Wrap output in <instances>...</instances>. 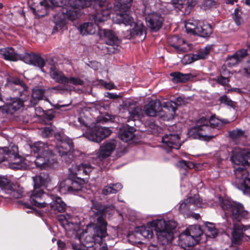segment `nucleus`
I'll use <instances>...</instances> for the list:
<instances>
[{
	"label": "nucleus",
	"mask_w": 250,
	"mask_h": 250,
	"mask_svg": "<svg viewBox=\"0 0 250 250\" xmlns=\"http://www.w3.org/2000/svg\"><path fill=\"white\" fill-rule=\"evenodd\" d=\"M31 152L37 154L35 156L27 155L23 159L19 158L18 147L14 144L8 147L0 148V163L10 158L13 161L9 163V167L13 169H23L32 167L34 163L40 169H48L54 168L57 161L47 144L37 142L30 146Z\"/></svg>",
	"instance_id": "1"
},
{
	"label": "nucleus",
	"mask_w": 250,
	"mask_h": 250,
	"mask_svg": "<svg viewBox=\"0 0 250 250\" xmlns=\"http://www.w3.org/2000/svg\"><path fill=\"white\" fill-rule=\"evenodd\" d=\"M93 0H29L28 4L35 14L43 17L51 5L58 7V12L54 15L53 21L55 24L54 31L63 29L67 20L73 21L80 15V10L90 6Z\"/></svg>",
	"instance_id": "2"
},
{
	"label": "nucleus",
	"mask_w": 250,
	"mask_h": 250,
	"mask_svg": "<svg viewBox=\"0 0 250 250\" xmlns=\"http://www.w3.org/2000/svg\"><path fill=\"white\" fill-rule=\"evenodd\" d=\"M230 161L233 165L240 166L234 168V185L238 189L250 193V178L248 177V170L244 167L250 164V151L235 147L232 151Z\"/></svg>",
	"instance_id": "3"
},
{
	"label": "nucleus",
	"mask_w": 250,
	"mask_h": 250,
	"mask_svg": "<svg viewBox=\"0 0 250 250\" xmlns=\"http://www.w3.org/2000/svg\"><path fill=\"white\" fill-rule=\"evenodd\" d=\"M220 124V121L213 116L209 120L202 117L197 121L196 125L189 131V135L193 139L209 141L216 135L214 133L215 128L218 127Z\"/></svg>",
	"instance_id": "4"
},
{
	"label": "nucleus",
	"mask_w": 250,
	"mask_h": 250,
	"mask_svg": "<svg viewBox=\"0 0 250 250\" xmlns=\"http://www.w3.org/2000/svg\"><path fill=\"white\" fill-rule=\"evenodd\" d=\"M98 4V8H97V13L94 16L93 19L96 25L91 22H85L81 24L78 28L80 33L84 36L94 34L97 29H99V24L107 20L110 16L112 4L109 3L106 0H99L95 1Z\"/></svg>",
	"instance_id": "5"
},
{
	"label": "nucleus",
	"mask_w": 250,
	"mask_h": 250,
	"mask_svg": "<svg viewBox=\"0 0 250 250\" xmlns=\"http://www.w3.org/2000/svg\"><path fill=\"white\" fill-rule=\"evenodd\" d=\"M112 20L116 23H123L125 26L132 27V29L126 31L127 38L136 39L138 41H142L146 38V27L141 21H134L131 15L127 13L115 15L112 17Z\"/></svg>",
	"instance_id": "6"
},
{
	"label": "nucleus",
	"mask_w": 250,
	"mask_h": 250,
	"mask_svg": "<svg viewBox=\"0 0 250 250\" xmlns=\"http://www.w3.org/2000/svg\"><path fill=\"white\" fill-rule=\"evenodd\" d=\"M148 225L155 228L158 241L165 245L172 240L173 231L177 223L173 219H161L154 220L149 222Z\"/></svg>",
	"instance_id": "7"
},
{
	"label": "nucleus",
	"mask_w": 250,
	"mask_h": 250,
	"mask_svg": "<svg viewBox=\"0 0 250 250\" xmlns=\"http://www.w3.org/2000/svg\"><path fill=\"white\" fill-rule=\"evenodd\" d=\"M162 104L159 100L151 101L144 107L146 115L150 117L158 115L162 120L169 121L172 119L175 114L176 108L171 102H165Z\"/></svg>",
	"instance_id": "8"
},
{
	"label": "nucleus",
	"mask_w": 250,
	"mask_h": 250,
	"mask_svg": "<svg viewBox=\"0 0 250 250\" xmlns=\"http://www.w3.org/2000/svg\"><path fill=\"white\" fill-rule=\"evenodd\" d=\"M142 1L143 4L142 11L147 26L152 30L155 31L158 30L162 26L164 19L160 13L152 11L154 1L153 0H142Z\"/></svg>",
	"instance_id": "9"
},
{
	"label": "nucleus",
	"mask_w": 250,
	"mask_h": 250,
	"mask_svg": "<svg viewBox=\"0 0 250 250\" xmlns=\"http://www.w3.org/2000/svg\"><path fill=\"white\" fill-rule=\"evenodd\" d=\"M55 138L57 141L55 151L66 163H70L72 159L71 150L73 148L72 140L63 133L58 132L55 134Z\"/></svg>",
	"instance_id": "10"
},
{
	"label": "nucleus",
	"mask_w": 250,
	"mask_h": 250,
	"mask_svg": "<svg viewBox=\"0 0 250 250\" xmlns=\"http://www.w3.org/2000/svg\"><path fill=\"white\" fill-rule=\"evenodd\" d=\"M221 203L226 215L230 216L233 221L239 222L248 214V212L244 209L241 204L228 199H222Z\"/></svg>",
	"instance_id": "11"
},
{
	"label": "nucleus",
	"mask_w": 250,
	"mask_h": 250,
	"mask_svg": "<svg viewBox=\"0 0 250 250\" xmlns=\"http://www.w3.org/2000/svg\"><path fill=\"white\" fill-rule=\"evenodd\" d=\"M0 188L5 194V198H19L22 196V188L19 185L10 182L5 176L0 175Z\"/></svg>",
	"instance_id": "12"
},
{
	"label": "nucleus",
	"mask_w": 250,
	"mask_h": 250,
	"mask_svg": "<svg viewBox=\"0 0 250 250\" xmlns=\"http://www.w3.org/2000/svg\"><path fill=\"white\" fill-rule=\"evenodd\" d=\"M209 204L202 202L199 195L189 197L184 201H181L178 205L179 211L183 214H188V211L199 208H206Z\"/></svg>",
	"instance_id": "13"
},
{
	"label": "nucleus",
	"mask_w": 250,
	"mask_h": 250,
	"mask_svg": "<svg viewBox=\"0 0 250 250\" xmlns=\"http://www.w3.org/2000/svg\"><path fill=\"white\" fill-rule=\"evenodd\" d=\"M112 130L109 127L95 126L87 129L84 136L89 140L99 143L110 135Z\"/></svg>",
	"instance_id": "14"
},
{
	"label": "nucleus",
	"mask_w": 250,
	"mask_h": 250,
	"mask_svg": "<svg viewBox=\"0 0 250 250\" xmlns=\"http://www.w3.org/2000/svg\"><path fill=\"white\" fill-rule=\"evenodd\" d=\"M250 238V225L244 226L241 223L233 224V230L232 232V242L235 245H239L242 240H247Z\"/></svg>",
	"instance_id": "15"
},
{
	"label": "nucleus",
	"mask_w": 250,
	"mask_h": 250,
	"mask_svg": "<svg viewBox=\"0 0 250 250\" xmlns=\"http://www.w3.org/2000/svg\"><path fill=\"white\" fill-rule=\"evenodd\" d=\"M51 195L45 193L42 189L34 187L30 196L31 204L40 208H44L51 200Z\"/></svg>",
	"instance_id": "16"
},
{
	"label": "nucleus",
	"mask_w": 250,
	"mask_h": 250,
	"mask_svg": "<svg viewBox=\"0 0 250 250\" xmlns=\"http://www.w3.org/2000/svg\"><path fill=\"white\" fill-rule=\"evenodd\" d=\"M162 147L167 152L173 149H178L182 145L179 136L175 134H166L162 139Z\"/></svg>",
	"instance_id": "17"
},
{
	"label": "nucleus",
	"mask_w": 250,
	"mask_h": 250,
	"mask_svg": "<svg viewBox=\"0 0 250 250\" xmlns=\"http://www.w3.org/2000/svg\"><path fill=\"white\" fill-rule=\"evenodd\" d=\"M117 142L114 140H110L104 142L97 153V157L100 160L109 156L115 149Z\"/></svg>",
	"instance_id": "18"
},
{
	"label": "nucleus",
	"mask_w": 250,
	"mask_h": 250,
	"mask_svg": "<svg viewBox=\"0 0 250 250\" xmlns=\"http://www.w3.org/2000/svg\"><path fill=\"white\" fill-rule=\"evenodd\" d=\"M169 45L173 47L179 53H185L190 49V46L185 40L177 36H172L167 39Z\"/></svg>",
	"instance_id": "19"
},
{
	"label": "nucleus",
	"mask_w": 250,
	"mask_h": 250,
	"mask_svg": "<svg viewBox=\"0 0 250 250\" xmlns=\"http://www.w3.org/2000/svg\"><path fill=\"white\" fill-rule=\"evenodd\" d=\"M74 218L71 215L66 214L65 215H61L58 217L61 225L66 231H72L73 233L75 232L78 228V224L74 222Z\"/></svg>",
	"instance_id": "20"
},
{
	"label": "nucleus",
	"mask_w": 250,
	"mask_h": 250,
	"mask_svg": "<svg viewBox=\"0 0 250 250\" xmlns=\"http://www.w3.org/2000/svg\"><path fill=\"white\" fill-rule=\"evenodd\" d=\"M20 60H22L25 63L38 66L41 69L45 64L44 60L40 56L33 54H25L24 56L21 55Z\"/></svg>",
	"instance_id": "21"
},
{
	"label": "nucleus",
	"mask_w": 250,
	"mask_h": 250,
	"mask_svg": "<svg viewBox=\"0 0 250 250\" xmlns=\"http://www.w3.org/2000/svg\"><path fill=\"white\" fill-rule=\"evenodd\" d=\"M93 168L88 163H83L78 165L72 166L69 169L70 172L74 175H87L92 171Z\"/></svg>",
	"instance_id": "22"
},
{
	"label": "nucleus",
	"mask_w": 250,
	"mask_h": 250,
	"mask_svg": "<svg viewBox=\"0 0 250 250\" xmlns=\"http://www.w3.org/2000/svg\"><path fill=\"white\" fill-rule=\"evenodd\" d=\"M197 242L185 231L181 233L179 236V245L185 250H190Z\"/></svg>",
	"instance_id": "23"
},
{
	"label": "nucleus",
	"mask_w": 250,
	"mask_h": 250,
	"mask_svg": "<svg viewBox=\"0 0 250 250\" xmlns=\"http://www.w3.org/2000/svg\"><path fill=\"white\" fill-rule=\"evenodd\" d=\"M135 128L128 125H124L120 130L119 137L122 141L127 142L134 136Z\"/></svg>",
	"instance_id": "24"
},
{
	"label": "nucleus",
	"mask_w": 250,
	"mask_h": 250,
	"mask_svg": "<svg viewBox=\"0 0 250 250\" xmlns=\"http://www.w3.org/2000/svg\"><path fill=\"white\" fill-rule=\"evenodd\" d=\"M52 202H49L50 207L52 210L55 212H61L65 209V204L62 201V199L57 196L51 195Z\"/></svg>",
	"instance_id": "25"
},
{
	"label": "nucleus",
	"mask_w": 250,
	"mask_h": 250,
	"mask_svg": "<svg viewBox=\"0 0 250 250\" xmlns=\"http://www.w3.org/2000/svg\"><path fill=\"white\" fill-rule=\"evenodd\" d=\"M103 33L104 40L107 44L109 45H118L120 40L110 30H100L99 34Z\"/></svg>",
	"instance_id": "26"
},
{
	"label": "nucleus",
	"mask_w": 250,
	"mask_h": 250,
	"mask_svg": "<svg viewBox=\"0 0 250 250\" xmlns=\"http://www.w3.org/2000/svg\"><path fill=\"white\" fill-rule=\"evenodd\" d=\"M33 180L34 183V186L37 188L47 187L50 182V178L48 173L46 172L40 173L39 175L33 177Z\"/></svg>",
	"instance_id": "27"
},
{
	"label": "nucleus",
	"mask_w": 250,
	"mask_h": 250,
	"mask_svg": "<svg viewBox=\"0 0 250 250\" xmlns=\"http://www.w3.org/2000/svg\"><path fill=\"white\" fill-rule=\"evenodd\" d=\"M0 54L6 60L17 61L21 58V55L16 53L12 47L0 49Z\"/></svg>",
	"instance_id": "28"
},
{
	"label": "nucleus",
	"mask_w": 250,
	"mask_h": 250,
	"mask_svg": "<svg viewBox=\"0 0 250 250\" xmlns=\"http://www.w3.org/2000/svg\"><path fill=\"white\" fill-rule=\"evenodd\" d=\"M173 7L179 10H182L185 14H189L191 7L194 5H189L188 3V0H171V3ZM170 5L168 4V6Z\"/></svg>",
	"instance_id": "29"
},
{
	"label": "nucleus",
	"mask_w": 250,
	"mask_h": 250,
	"mask_svg": "<svg viewBox=\"0 0 250 250\" xmlns=\"http://www.w3.org/2000/svg\"><path fill=\"white\" fill-rule=\"evenodd\" d=\"M132 1L133 0H118V4L115 7L119 9V13H117L116 15L126 13L130 15L129 9Z\"/></svg>",
	"instance_id": "30"
},
{
	"label": "nucleus",
	"mask_w": 250,
	"mask_h": 250,
	"mask_svg": "<svg viewBox=\"0 0 250 250\" xmlns=\"http://www.w3.org/2000/svg\"><path fill=\"white\" fill-rule=\"evenodd\" d=\"M7 85H12L15 84L17 86L16 89L19 90L20 96L26 95L25 93L27 89V87L26 85L17 78H13L11 80L8 79L7 81Z\"/></svg>",
	"instance_id": "31"
},
{
	"label": "nucleus",
	"mask_w": 250,
	"mask_h": 250,
	"mask_svg": "<svg viewBox=\"0 0 250 250\" xmlns=\"http://www.w3.org/2000/svg\"><path fill=\"white\" fill-rule=\"evenodd\" d=\"M49 73L51 78L56 82L64 84L66 77L61 71L58 70L55 66L52 65L51 66Z\"/></svg>",
	"instance_id": "32"
},
{
	"label": "nucleus",
	"mask_w": 250,
	"mask_h": 250,
	"mask_svg": "<svg viewBox=\"0 0 250 250\" xmlns=\"http://www.w3.org/2000/svg\"><path fill=\"white\" fill-rule=\"evenodd\" d=\"M202 21L195 19H190L185 22V26L187 33L196 34Z\"/></svg>",
	"instance_id": "33"
},
{
	"label": "nucleus",
	"mask_w": 250,
	"mask_h": 250,
	"mask_svg": "<svg viewBox=\"0 0 250 250\" xmlns=\"http://www.w3.org/2000/svg\"><path fill=\"white\" fill-rule=\"evenodd\" d=\"M184 231L189 236L193 237L197 242L199 241V238L202 234V231L200 226L198 225H191Z\"/></svg>",
	"instance_id": "34"
},
{
	"label": "nucleus",
	"mask_w": 250,
	"mask_h": 250,
	"mask_svg": "<svg viewBox=\"0 0 250 250\" xmlns=\"http://www.w3.org/2000/svg\"><path fill=\"white\" fill-rule=\"evenodd\" d=\"M23 104V101L19 98H12L8 103L7 108L11 113L20 109Z\"/></svg>",
	"instance_id": "35"
},
{
	"label": "nucleus",
	"mask_w": 250,
	"mask_h": 250,
	"mask_svg": "<svg viewBox=\"0 0 250 250\" xmlns=\"http://www.w3.org/2000/svg\"><path fill=\"white\" fill-rule=\"evenodd\" d=\"M209 51L210 49L208 47H206L203 49L199 50L196 54H192L191 56H188V58L191 59V61H189V63L200 59H205L209 54Z\"/></svg>",
	"instance_id": "36"
},
{
	"label": "nucleus",
	"mask_w": 250,
	"mask_h": 250,
	"mask_svg": "<svg viewBox=\"0 0 250 250\" xmlns=\"http://www.w3.org/2000/svg\"><path fill=\"white\" fill-rule=\"evenodd\" d=\"M211 33V25L209 24H204L202 21V23L200 24L196 34L202 37H207L209 36Z\"/></svg>",
	"instance_id": "37"
},
{
	"label": "nucleus",
	"mask_w": 250,
	"mask_h": 250,
	"mask_svg": "<svg viewBox=\"0 0 250 250\" xmlns=\"http://www.w3.org/2000/svg\"><path fill=\"white\" fill-rule=\"evenodd\" d=\"M136 232L144 238L149 239L153 236V232L149 227L142 226L136 228Z\"/></svg>",
	"instance_id": "38"
},
{
	"label": "nucleus",
	"mask_w": 250,
	"mask_h": 250,
	"mask_svg": "<svg viewBox=\"0 0 250 250\" xmlns=\"http://www.w3.org/2000/svg\"><path fill=\"white\" fill-rule=\"evenodd\" d=\"M71 179H67L60 182L57 190L62 194L71 193Z\"/></svg>",
	"instance_id": "39"
},
{
	"label": "nucleus",
	"mask_w": 250,
	"mask_h": 250,
	"mask_svg": "<svg viewBox=\"0 0 250 250\" xmlns=\"http://www.w3.org/2000/svg\"><path fill=\"white\" fill-rule=\"evenodd\" d=\"M170 76L173 77V81L175 83H185L191 77L190 74H183L179 72L171 73Z\"/></svg>",
	"instance_id": "40"
},
{
	"label": "nucleus",
	"mask_w": 250,
	"mask_h": 250,
	"mask_svg": "<svg viewBox=\"0 0 250 250\" xmlns=\"http://www.w3.org/2000/svg\"><path fill=\"white\" fill-rule=\"evenodd\" d=\"M128 114L129 116L128 117L127 122H129L130 120L135 121L141 118L142 115V110L140 107L135 106L128 110Z\"/></svg>",
	"instance_id": "41"
},
{
	"label": "nucleus",
	"mask_w": 250,
	"mask_h": 250,
	"mask_svg": "<svg viewBox=\"0 0 250 250\" xmlns=\"http://www.w3.org/2000/svg\"><path fill=\"white\" fill-rule=\"evenodd\" d=\"M44 91L41 89L34 88L32 91V94L30 103L31 105H35L38 102L42 100L43 97Z\"/></svg>",
	"instance_id": "42"
},
{
	"label": "nucleus",
	"mask_w": 250,
	"mask_h": 250,
	"mask_svg": "<svg viewBox=\"0 0 250 250\" xmlns=\"http://www.w3.org/2000/svg\"><path fill=\"white\" fill-rule=\"evenodd\" d=\"M84 181L82 179H78L77 180H71V193L75 194L77 191L81 190L83 187Z\"/></svg>",
	"instance_id": "43"
},
{
	"label": "nucleus",
	"mask_w": 250,
	"mask_h": 250,
	"mask_svg": "<svg viewBox=\"0 0 250 250\" xmlns=\"http://www.w3.org/2000/svg\"><path fill=\"white\" fill-rule=\"evenodd\" d=\"M205 225L207 230L209 233L208 235L209 236L214 238L218 235V231L215 228V225L213 223L206 222Z\"/></svg>",
	"instance_id": "44"
},
{
	"label": "nucleus",
	"mask_w": 250,
	"mask_h": 250,
	"mask_svg": "<svg viewBox=\"0 0 250 250\" xmlns=\"http://www.w3.org/2000/svg\"><path fill=\"white\" fill-rule=\"evenodd\" d=\"M83 84V81L79 78L70 77L66 78L64 84L66 85H82Z\"/></svg>",
	"instance_id": "45"
},
{
	"label": "nucleus",
	"mask_w": 250,
	"mask_h": 250,
	"mask_svg": "<svg viewBox=\"0 0 250 250\" xmlns=\"http://www.w3.org/2000/svg\"><path fill=\"white\" fill-rule=\"evenodd\" d=\"M229 136L233 140H237V139L242 137H245V132L240 129H236L229 132Z\"/></svg>",
	"instance_id": "46"
},
{
	"label": "nucleus",
	"mask_w": 250,
	"mask_h": 250,
	"mask_svg": "<svg viewBox=\"0 0 250 250\" xmlns=\"http://www.w3.org/2000/svg\"><path fill=\"white\" fill-rule=\"evenodd\" d=\"M220 101L221 103L224 104L231 107H233L235 105V103L229 99L226 95H224L221 97Z\"/></svg>",
	"instance_id": "47"
},
{
	"label": "nucleus",
	"mask_w": 250,
	"mask_h": 250,
	"mask_svg": "<svg viewBox=\"0 0 250 250\" xmlns=\"http://www.w3.org/2000/svg\"><path fill=\"white\" fill-rule=\"evenodd\" d=\"M238 10L237 9H235L234 12L233 14V18L235 23L237 25H240L243 22V19L238 14Z\"/></svg>",
	"instance_id": "48"
},
{
	"label": "nucleus",
	"mask_w": 250,
	"mask_h": 250,
	"mask_svg": "<svg viewBox=\"0 0 250 250\" xmlns=\"http://www.w3.org/2000/svg\"><path fill=\"white\" fill-rule=\"evenodd\" d=\"M192 164L190 162H187L184 160L179 161L177 164V166L179 167L183 168L185 170L188 168H190L191 166H192Z\"/></svg>",
	"instance_id": "49"
},
{
	"label": "nucleus",
	"mask_w": 250,
	"mask_h": 250,
	"mask_svg": "<svg viewBox=\"0 0 250 250\" xmlns=\"http://www.w3.org/2000/svg\"><path fill=\"white\" fill-rule=\"evenodd\" d=\"M239 62L240 61H239V59L236 58V56L235 54L230 57H229L228 59V65L230 67L235 65Z\"/></svg>",
	"instance_id": "50"
},
{
	"label": "nucleus",
	"mask_w": 250,
	"mask_h": 250,
	"mask_svg": "<svg viewBox=\"0 0 250 250\" xmlns=\"http://www.w3.org/2000/svg\"><path fill=\"white\" fill-rule=\"evenodd\" d=\"M216 5V2L213 0H205L203 4V7L205 9H208Z\"/></svg>",
	"instance_id": "51"
},
{
	"label": "nucleus",
	"mask_w": 250,
	"mask_h": 250,
	"mask_svg": "<svg viewBox=\"0 0 250 250\" xmlns=\"http://www.w3.org/2000/svg\"><path fill=\"white\" fill-rule=\"evenodd\" d=\"M215 80L218 83L224 86L228 84L229 82V80L228 78L224 77L222 76L216 78Z\"/></svg>",
	"instance_id": "52"
},
{
	"label": "nucleus",
	"mask_w": 250,
	"mask_h": 250,
	"mask_svg": "<svg viewBox=\"0 0 250 250\" xmlns=\"http://www.w3.org/2000/svg\"><path fill=\"white\" fill-rule=\"evenodd\" d=\"M78 121L82 125L87 127V129L89 128V125L90 123L87 118L81 115L78 118Z\"/></svg>",
	"instance_id": "53"
},
{
	"label": "nucleus",
	"mask_w": 250,
	"mask_h": 250,
	"mask_svg": "<svg viewBox=\"0 0 250 250\" xmlns=\"http://www.w3.org/2000/svg\"><path fill=\"white\" fill-rule=\"evenodd\" d=\"M236 58L239 59V61L240 62L247 55V51L246 49H241L237 51L235 54Z\"/></svg>",
	"instance_id": "54"
},
{
	"label": "nucleus",
	"mask_w": 250,
	"mask_h": 250,
	"mask_svg": "<svg viewBox=\"0 0 250 250\" xmlns=\"http://www.w3.org/2000/svg\"><path fill=\"white\" fill-rule=\"evenodd\" d=\"M102 193L103 194L106 195L111 193H114L113 187H112L111 184L109 186H107L104 187L103 189Z\"/></svg>",
	"instance_id": "55"
},
{
	"label": "nucleus",
	"mask_w": 250,
	"mask_h": 250,
	"mask_svg": "<svg viewBox=\"0 0 250 250\" xmlns=\"http://www.w3.org/2000/svg\"><path fill=\"white\" fill-rule=\"evenodd\" d=\"M52 131V129L50 126H47L44 127L42 132V136L43 137L46 138L48 137L50 134L51 133Z\"/></svg>",
	"instance_id": "56"
},
{
	"label": "nucleus",
	"mask_w": 250,
	"mask_h": 250,
	"mask_svg": "<svg viewBox=\"0 0 250 250\" xmlns=\"http://www.w3.org/2000/svg\"><path fill=\"white\" fill-rule=\"evenodd\" d=\"M101 84L103 85L106 89L108 90H111L115 88V85L112 83H107L104 82L103 81H101Z\"/></svg>",
	"instance_id": "57"
},
{
	"label": "nucleus",
	"mask_w": 250,
	"mask_h": 250,
	"mask_svg": "<svg viewBox=\"0 0 250 250\" xmlns=\"http://www.w3.org/2000/svg\"><path fill=\"white\" fill-rule=\"evenodd\" d=\"M112 187H113V189L114 193H116L120 190H121L122 188V186L120 183H116L115 184H111Z\"/></svg>",
	"instance_id": "58"
},
{
	"label": "nucleus",
	"mask_w": 250,
	"mask_h": 250,
	"mask_svg": "<svg viewBox=\"0 0 250 250\" xmlns=\"http://www.w3.org/2000/svg\"><path fill=\"white\" fill-rule=\"evenodd\" d=\"M242 72L246 76L250 77V63H248L247 67L243 69Z\"/></svg>",
	"instance_id": "59"
},
{
	"label": "nucleus",
	"mask_w": 250,
	"mask_h": 250,
	"mask_svg": "<svg viewBox=\"0 0 250 250\" xmlns=\"http://www.w3.org/2000/svg\"><path fill=\"white\" fill-rule=\"evenodd\" d=\"M35 111L36 114L38 116H42L44 113V111L40 107H38L36 108L35 109Z\"/></svg>",
	"instance_id": "60"
},
{
	"label": "nucleus",
	"mask_w": 250,
	"mask_h": 250,
	"mask_svg": "<svg viewBox=\"0 0 250 250\" xmlns=\"http://www.w3.org/2000/svg\"><path fill=\"white\" fill-rule=\"evenodd\" d=\"M182 101L183 99L181 97H179L176 98V101L175 102H172L171 101H169L168 102H171L172 104H173V106L175 107V108H176L175 107L176 104H178V103H179V104H181V102Z\"/></svg>",
	"instance_id": "61"
},
{
	"label": "nucleus",
	"mask_w": 250,
	"mask_h": 250,
	"mask_svg": "<svg viewBox=\"0 0 250 250\" xmlns=\"http://www.w3.org/2000/svg\"><path fill=\"white\" fill-rule=\"evenodd\" d=\"M147 250H158V247L156 245L151 244L148 247Z\"/></svg>",
	"instance_id": "62"
},
{
	"label": "nucleus",
	"mask_w": 250,
	"mask_h": 250,
	"mask_svg": "<svg viewBox=\"0 0 250 250\" xmlns=\"http://www.w3.org/2000/svg\"><path fill=\"white\" fill-rule=\"evenodd\" d=\"M106 94L107 95H106V96L107 97H108V98H110V99H116V98H117L118 97V95H115V94H114L113 93H108H108H106Z\"/></svg>",
	"instance_id": "63"
},
{
	"label": "nucleus",
	"mask_w": 250,
	"mask_h": 250,
	"mask_svg": "<svg viewBox=\"0 0 250 250\" xmlns=\"http://www.w3.org/2000/svg\"><path fill=\"white\" fill-rule=\"evenodd\" d=\"M58 247L60 248H63L65 246V243L61 240H59L57 242Z\"/></svg>",
	"instance_id": "64"
}]
</instances>
